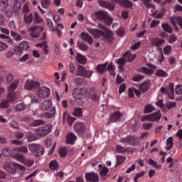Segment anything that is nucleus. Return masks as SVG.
<instances>
[{
    "mask_svg": "<svg viewBox=\"0 0 182 182\" xmlns=\"http://www.w3.org/2000/svg\"><path fill=\"white\" fill-rule=\"evenodd\" d=\"M28 149L30 151H32L33 154L36 157L39 156H43V147L39 144H28Z\"/></svg>",
    "mask_w": 182,
    "mask_h": 182,
    "instance_id": "obj_1",
    "label": "nucleus"
},
{
    "mask_svg": "<svg viewBox=\"0 0 182 182\" xmlns=\"http://www.w3.org/2000/svg\"><path fill=\"white\" fill-rule=\"evenodd\" d=\"M41 86V83L38 81L28 79L26 80L24 87L26 90H33V89H36V87H39Z\"/></svg>",
    "mask_w": 182,
    "mask_h": 182,
    "instance_id": "obj_2",
    "label": "nucleus"
},
{
    "mask_svg": "<svg viewBox=\"0 0 182 182\" xmlns=\"http://www.w3.org/2000/svg\"><path fill=\"white\" fill-rule=\"evenodd\" d=\"M36 132H38V136H41V137H45V136H48V134L52 132V125L48 124L46 126L40 127L36 129Z\"/></svg>",
    "mask_w": 182,
    "mask_h": 182,
    "instance_id": "obj_3",
    "label": "nucleus"
},
{
    "mask_svg": "<svg viewBox=\"0 0 182 182\" xmlns=\"http://www.w3.org/2000/svg\"><path fill=\"white\" fill-rule=\"evenodd\" d=\"M29 49V44L26 41H22L20 43L19 46H17L14 48V52L16 55H22L23 50H28Z\"/></svg>",
    "mask_w": 182,
    "mask_h": 182,
    "instance_id": "obj_4",
    "label": "nucleus"
},
{
    "mask_svg": "<svg viewBox=\"0 0 182 182\" xmlns=\"http://www.w3.org/2000/svg\"><path fill=\"white\" fill-rule=\"evenodd\" d=\"M112 36L113 33L111 32L110 30H107V33L102 32V34H101V37L100 38L102 41L107 42V43H112L114 41V38Z\"/></svg>",
    "mask_w": 182,
    "mask_h": 182,
    "instance_id": "obj_5",
    "label": "nucleus"
},
{
    "mask_svg": "<svg viewBox=\"0 0 182 182\" xmlns=\"http://www.w3.org/2000/svg\"><path fill=\"white\" fill-rule=\"evenodd\" d=\"M139 140V137L136 138L134 136H129L126 138H124L122 139V143H127V144H129V146H136L139 144V142L137 141Z\"/></svg>",
    "mask_w": 182,
    "mask_h": 182,
    "instance_id": "obj_6",
    "label": "nucleus"
},
{
    "mask_svg": "<svg viewBox=\"0 0 182 182\" xmlns=\"http://www.w3.org/2000/svg\"><path fill=\"white\" fill-rule=\"evenodd\" d=\"M41 99H46L50 95V90L46 87H41L36 92Z\"/></svg>",
    "mask_w": 182,
    "mask_h": 182,
    "instance_id": "obj_7",
    "label": "nucleus"
},
{
    "mask_svg": "<svg viewBox=\"0 0 182 182\" xmlns=\"http://www.w3.org/2000/svg\"><path fill=\"white\" fill-rule=\"evenodd\" d=\"M85 96V91L83 89L80 87L74 88L73 90V97L75 99V100H80L82 97Z\"/></svg>",
    "mask_w": 182,
    "mask_h": 182,
    "instance_id": "obj_8",
    "label": "nucleus"
},
{
    "mask_svg": "<svg viewBox=\"0 0 182 182\" xmlns=\"http://www.w3.org/2000/svg\"><path fill=\"white\" fill-rule=\"evenodd\" d=\"M85 180L90 182H99V175L93 172L85 173Z\"/></svg>",
    "mask_w": 182,
    "mask_h": 182,
    "instance_id": "obj_9",
    "label": "nucleus"
},
{
    "mask_svg": "<svg viewBox=\"0 0 182 182\" xmlns=\"http://www.w3.org/2000/svg\"><path fill=\"white\" fill-rule=\"evenodd\" d=\"M50 107H52V100H46L40 104V109L42 112H46Z\"/></svg>",
    "mask_w": 182,
    "mask_h": 182,
    "instance_id": "obj_10",
    "label": "nucleus"
},
{
    "mask_svg": "<svg viewBox=\"0 0 182 182\" xmlns=\"http://www.w3.org/2000/svg\"><path fill=\"white\" fill-rule=\"evenodd\" d=\"M122 116L123 114L120 112H116L109 116V120L110 123H116V122L120 120V118H122Z\"/></svg>",
    "mask_w": 182,
    "mask_h": 182,
    "instance_id": "obj_11",
    "label": "nucleus"
},
{
    "mask_svg": "<svg viewBox=\"0 0 182 182\" xmlns=\"http://www.w3.org/2000/svg\"><path fill=\"white\" fill-rule=\"evenodd\" d=\"M74 129L75 130L76 133H78V134L84 133V132H86L85 124L79 122H75L74 125Z\"/></svg>",
    "mask_w": 182,
    "mask_h": 182,
    "instance_id": "obj_12",
    "label": "nucleus"
},
{
    "mask_svg": "<svg viewBox=\"0 0 182 182\" xmlns=\"http://www.w3.org/2000/svg\"><path fill=\"white\" fill-rule=\"evenodd\" d=\"M164 43V40L160 38H154L151 39V45L152 46H156V48H159V46H161Z\"/></svg>",
    "mask_w": 182,
    "mask_h": 182,
    "instance_id": "obj_13",
    "label": "nucleus"
},
{
    "mask_svg": "<svg viewBox=\"0 0 182 182\" xmlns=\"http://www.w3.org/2000/svg\"><path fill=\"white\" fill-rule=\"evenodd\" d=\"M89 33L94 36V38H100L103 35V31L97 29L87 28Z\"/></svg>",
    "mask_w": 182,
    "mask_h": 182,
    "instance_id": "obj_14",
    "label": "nucleus"
},
{
    "mask_svg": "<svg viewBox=\"0 0 182 182\" xmlns=\"http://www.w3.org/2000/svg\"><path fill=\"white\" fill-rule=\"evenodd\" d=\"M80 38L82 39V41H85V42L89 43V45H92V43H93V38H92L88 33L82 32L80 33Z\"/></svg>",
    "mask_w": 182,
    "mask_h": 182,
    "instance_id": "obj_15",
    "label": "nucleus"
},
{
    "mask_svg": "<svg viewBox=\"0 0 182 182\" xmlns=\"http://www.w3.org/2000/svg\"><path fill=\"white\" fill-rule=\"evenodd\" d=\"M98 4L100 5V6H102L103 8H107L108 9H110V11H113V9L115 8L114 4L110 2L99 0Z\"/></svg>",
    "mask_w": 182,
    "mask_h": 182,
    "instance_id": "obj_16",
    "label": "nucleus"
},
{
    "mask_svg": "<svg viewBox=\"0 0 182 182\" xmlns=\"http://www.w3.org/2000/svg\"><path fill=\"white\" fill-rule=\"evenodd\" d=\"M108 63H105L103 64H99L96 66V70L98 73H100V75H103L105 72L107 70Z\"/></svg>",
    "mask_w": 182,
    "mask_h": 182,
    "instance_id": "obj_17",
    "label": "nucleus"
},
{
    "mask_svg": "<svg viewBox=\"0 0 182 182\" xmlns=\"http://www.w3.org/2000/svg\"><path fill=\"white\" fill-rule=\"evenodd\" d=\"M56 113V107H53L49 112H45L42 117H45V119H52L55 116Z\"/></svg>",
    "mask_w": 182,
    "mask_h": 182,
    "instance_id": "obj_18",
    "label": "nucleus"
},
{
    "mask_svg": "<svg viewBox=\"0 0 182 182\" xmlns=\"http://www.w3.org/2000/svg\"><path fill=\"white\" fill-rule=\"evenodd\" d=\"M26 107H28L26 104L21 102L15 105L14 109L16 112L19 113L21 112H23V110H26Z\"/></svg>",
    "mask_w": 182,
    "mask_h": 182,
    "instance_id": "obj_19",
    "label": "nucleus"
},
{
    "mask_svg": "<svg viewBox=\"0 0 182 182\" xmlns=\"http://www.w3.org/2000/svg\"><path fill=\"white\" fill-rule=\"evenodd\" d=\"M151 117V122H160L161 119V114L160 112H155L149 114Z\"/></svg>",
    "mask_w": 182,
    "mask_h": 182,
    "instance_id": "obj_20",
    "label": "nucleus"
},
{
    "mask_svg": "<svg viewBox=\"0 0 182 182\" xmlns=\"http://www.w3.org/2000/svg\"><path fill=\"white\" fill-rule=\"evenodd\" d=\"M139 89L142 93H146L150 89V81H145L142 82L139 87Z\"/></svg>",
    "mask_w": 182,
    "mask_h": 182,
    "instance_id": "obj_21",
    "label": "nucleus"
},
{
    "mask_svg": "<svg viewBox=\"0 0 182 182\" xmlns=\"http://www.w3.org/2000/svg\"><path fill=\"white\" fill-rule=\"evenodd\" d=\"M21 6H22V5L21 4V1H19V0H14V4L12 6V9H13L14 14H18V12H19V11H21Z\"/></svg>",
    "mask_w": 182,
    "mask_h": 182,
    "instance_id": "obj_22",
    "label": "nucleus"
},
{
    "mask_svg": "<svg viewBox=\"0 0 182 182\" xmlns=\"http://www.w3.org/2000/svg\"><path fill=\"white\" fill-rule=\"evenodd\" d=\"M23 21L25 22L26 25H31V23L33 21V14L31 13L28 14H24Z\"/></svg>",
    "mask_w": 182,
    "mask_h": 182,
    "instance_id": "obj_23",
    "label": "nucleus"
},
{
    "mask_svg": "<svg viewBox=\"0 0 182 182\" xmlns=\"http://www.w3.org/2000/svg\"><path fill=\"white\" fill-rule=\"evenodd\" d=\"M76 135H75L73 132H70L67 135L66 142L68 144H73V142L75 141V140H76Z\"/></svg>",
    "mask_w": 182,
    "mask_h": 182,
    "instance_id": "obj_24",
    "label": "nucleus"
},
{
    "mask_svg": "<svg viewBox=\"0 0 182 182\" xmlns=\"http://www.w3.org/2000/svg\"><path fill=\"white\" fill-rule=\"evenodd\" d=\"M75 59L77 62H78V63H81V65H86V63L87 62V59H86V57L80 53H77Z\"/></svg>",
    "mask_w": 182,
    "mask_h": 182,
    "instance_id": "obj_25",
    "label": "nucleus"
},
{
    "mask_svg": "<svg viewBox=\"0 0 182 182\" xmlns=\"http://www.w3.org/2000/svg\"><path fill=\"white\" fill-rule=\"evenodd\" d=\"M107 15V13L103 11L95 12L96 18H98L99 21H102V22L105 21Z\"/></svg>",
    "mask_w": 182,
    "mask_h": 182,
    "instance_id": "obj_26",
    "label": "nucleus"
},
{
    "mask_svg": "<svg viewBox=\"0 0 182 182\" xmlns=\"http://www.w3.org/2000/svg\"><path fill=\"white\" fill-rule=\"evenodd\" d=\"M156 110V108L154 106L151 105V104H147L145 105L144 109V114H147L149 113H151L152 112H154Z\"/></svg>",
    "mask_w": 182,
    "mask_h": 182,
    "instance_id": "obj_27",
    "label": "nucleus"
},
{
    "mask_svg": "<svg viewBox=\"0 0 182 182\" xmlns=\"http://www.w3.org/2000/svg\"><path fill=\"white\" fill-rule=\"evenodd\" d=\"M45 124V121L42 119H35L29 124L31 127H38V126H42Z\"/></svg>",
    "mask_w": 182,
    "mask_h": 182,
    "instance_id": "obj_28",
    "label": "nucleus"
},
{
    "mask_svg": "<svg viewBox=\"0 0 182 182\" xmlns=\"http://www.w3.org/2000/svg\"><path fill=\"white\" fill-rule=\"evenodd\" d=\"M123 56H124V58H125V59H127V62H132L136 59L135 54H134V55L130 54V51H127L123 55Z\"/></svg>",
    "mask_w": 182,
    "mask_h": 182,
    "instance_id": "obj_29",
    "label": "nucleus"
},
{
    "mask_svg": "<svg viewBox=\"0 0 182 182\" xmlns=\"http://www.w3.org/2000/svg\"><path fill=\"white\" fill-rule=\"evenodd\" d=\"M4 170L7 171V173H9V174H14V173L16 172V169L15 168V166H11L9 164H5L4 166Z\"/></svg>",
    "mask_w": 182,
    "mask_h": 182,
    "instance_id": "obj_30",
    "label": "nucleus"
},
{
    "mask_svg": "<svg viewBox=\"0 0 182 182\" xmlns=\"http://www.w3.org/2000/svg\"><path fill=\"white\" fill-rule=\"evenodd\" d=\"M27 140L29 143L32 142V141H35L36 140H38V136H36V134L28 132L27 133Z\"/></svg>",
    "mask_w": 182,
    "mask_h": 182,
    "instance_id": "obj_31",
    "label": "nucleus"
},
{
    "mask_svg": "<svg viewBox=\"0 0 182 182\" xmlns=\"http://www.w3.org/2000/svg\"><path fill=\"white\" fill-rule=\"evenodd\" d=\"M77 46L80 50H82V52H87L89 49V46L86 44L85 42H77Z\"/></svg>",
    "mask_w": 182,
    "mask_h": 182,
    "instance_id": "obj_32",
    "label": "nucleus"
},
{
    "mask_svg": "<svg viewBox=\"0 0 182 182\" xmlns=\"http://www.w3.org/2000/svg\"><path fill=\"white\" fill-rule=\"evenodd\" d=\"M16 97H17L16 93L11 92L8 94L6 100L8 101L9 103H14V102L16 100Z\"/></svg>",
    "mask_w": 182,
    "mask_h": 182,
    "instance_id": "obj_33",
    "label": "nucleus"
},
{
    "mask_svg": "<svg viewBox=\"0 0 182 182\" xmlns=\"http://www.w3.org/2000/svg\"><path fill=\"white\" fill-rule=\"evenodd\" d=\"M109 173V168L107 167H103L100 172V176L101 177V180H106V175Z\"/></svg>",
    "mask_w": 182,
    "mask_h": 182,
    "instance_id": "obj_34",
    "label": "nucleus"
},
{
    "mask_svg": "<svg viewBox=\"0 0 182 182\" xmlns=\"http://www.w3.org/2000/svg\"><path fill=\"white\" fill-rule=\"evenodd\" d=\"M73 114L76 117H82L83 116V110L80 107H76L74 109Z\"/></svg>",
    "mask_w": 182,
    "mask_h": 182,
    "instance_id": "obj_35",
    "label": "nucleus"
},
{
    "mask_svg": "<svg viewBox=\"0 0 182 182\" xmlns=\"http://www.w3.org/2000/svg\"><path fill=\"white\" fill-rule=\"evenodd\" d=\"M38 29L40 30V32H43L45 28H43V27H41L38 25H36V26L29 27L27 31L28 32L32 33V32H36V31H38Z\"/></svg>",
    "mask_w": 182,
    "mask_h": 182,
    "instance_id": "obj_36",
    "label": "nucleus"
},
{
    "mask_svg": "<svg viewBox=\"0 0 182 182\" xmlns=\"http://www.w3.org/2000/svg\"><path fill=\"white\" fill-rule=\"evenodd\" d=\"M161 28L164 32H167V33H171L173 32V28L168 23H163L161 25Z\"/></svg>",
    "mask_w": 182,
    "mask_h": 182,
    "instance_id": "obj_37",
    "label": "nucleus"
},
{
    "mask_svg": "<svg viewBox=\"0 0 182 182\" xmlns=\"http://www.w3.org/2000/svg\"><path fill=\"white\" fill-rule=\"evenodd\" d=\"M171 19H173L182 30V17L181 16H172Z\"/></svg>",
    "mask_w": 182,
    "mask_h": 182,
    "instance_id": "obj_38",
    "label": "nucleus"
},
{
    "mask_svg": "<svg viewBox=\"0 0 182 182\" xmlns=\"http://www.w3.org/2000/svg\"><path fill=\"white\" fill-rule=\"evenodd\" d=\"M49 168L50 170H58V168H59V164H58V161L53 160L50 162Z\"/></svg>",
    "mask_w": 182,
    "mask_h": 182,
    "instance_id": "obj_39",
    "label": "nucleus"
},
{
    "mask_svg": "<svg viewBox=\"0 0 182 182\" xmlns=\"http://www.w3.org/2000/svg\"><path fill=\"white\" fill-rule=\"evenodd\" d=\"M12 38H14V41H16V42H19V41H22V36L19 35L18 33L11 31L10 32Z\"/></svg>",
    "mask_w": 182,
    "mask_h": 182,
    "instance_id": "obj_40",
    "label": "nucleus"
},
{
    "mask_svg": "<svg viewBox=\"0 0 182 182\" xmlns=\"http://www.w3.org/2000/svg\"><path fill=\"white\" fill-rule=\"evenodd\" d=\"M33 22L34 23H42V22H43V18L39 16V14H38V12L34 13Z\"/></svg>",
    "mask_w": 182,
    "mask_h": 182,
    "instance_id": "obj_41",
    "label": "nucleus"
},
{
    "mask_svg": "<svg viewBox=\"0 0 182 182\" xmlns=\"http://www.w3.org/2000/svg\"><path fill=\"white\" fill-rule=\"evenodd\" d=\"M18 85H19V81L15 80L14 81L10 86L9 87V92H14L18 87Z\"/></svg>",
    "mask_w": 182,
    "mask_h": 182,
    "instance_id": "obj_42",
    "label": "nucleus"
},
{
    "mask_svg": "<svg viewBox=\"0 0 182 182\" xmlns=\"http://www.w3.org/2000/svg\"><path fill=\"white\" fill-rule=\"evenodd\" d=\"M173 136H170L166 140V145L168 146L166 149V150H171L173 147Z\"/></svg>",
    "mask_w": 182,
    "mask_h": 182,
    "instance_id": "obj_43",
    "label": "nucleus"
},
{
    "mask_svg": "<svg viewBox=\"0 0 182 182\" xmlns=\"http://www.w3.org/2000/svg\"><path fill=\"white\" fill-rule=\"evenodd\" d=\"M13 150L14 151H18L19 153H28V147L26 146H20V147H17V148H14Z\"/></svg>",
    "mask_w": 182,
    "mask_h": 182,
    "instance_id": "obj_44",
    "label": "nucleus"
},
{
    "mask_svg": "<svg viewBox=\"0 0 182 182\" xmlns=\"http://www.w3.org/2000/svg\"><path fill=\"white\" fill-rule=\"evenodd\" d=\"M60 157H66L68 156V150H66V148L61 146L58 151Z\"/></svg>",
    "mask_w": 182,
    "mask_h": 182,
    "instance_id": "obj_45",
    "label": "nucleus"
},
{
    "mask_svg": "<svg viewBox=\"0 0 182 182\" xmlns=\"http://www.w3.org/2000/svg\"><path fill=\"white\" fill-rule=\"evenodd\" d=\"M9 106L10 105H9V102L7 101V100H3L0 102V109H8Z\"/></svg>",
    "mask_w": 182,
    "mask_h": 182,
    "instance_id": "obj_46",
    "label": "nucleus"
},
{
    "mask_svg": "<svg viewBox=\"0 0 182 182\" xmlns=\"http://www.w3.org/2000/svg\"><path fill=\"white\" fill-rule=\"evenodd\" d=\"M10 127H12V129H14L15 130H19V129H21V127H19V124L18 123V122L15 120H12L10 122Z\"/></svg>",
    "mask_w": 182,
    "mask_h": 182,
    "instance_id": "obj_47",
    "label": "nucleus"
},
{
    "mask_svg": "<svg viewBox=\"0 0 182 182\" xmlns=\"http://www.w3.org/2000/svg\"><path fill=\"white\" fill-rule=\"evenodd\" d=\"M14 159L16 160H18V161H21V162L25 161V156H23V154H16L14 155Z\"/></svg>",
    "mask_w": 182,
    "mask_h": 182,
    "instance_id": "obj_48",
    "label": "nucleus"
},
{
    "mask_svg": "<svg viewBox=\"0 0 182 182\" xmlns=\"http://www.w3.org/2000/svg\"><path fill=\"white\" fill-rule=\"evenodd\" d=\"M42 8H44V9H48V6L50 5L52 2L50 0H42L41 1Z\"/></svg>",
    "mask_w": 182,
    "mask_h": 182,
    "instance_id": "obj_49",
    "label": "nucleus"
},
{
    "mask_svg": "<svg viewBox=\"0 0 182 182\" xmlns=\"http://www.w3.org/2000/svg\"><path fill=\"white\" fill-rule=\"evenodd\" d=\"M22 12L24 15L29 14V4L28 3H25L22 7Z\"/></svg>",
    "mask_w": 182,
    "mask_h": 182,
    "instance_id": "obj_50",
    "label": "nucleus"
},
{
    "mask_svg": "<svg viewBox=\"0 0 182 182\" xmlns=\"http://www.w3.org/2000/svg\"><path fill=\"white\" fill-rule=\"evenodd\" d=\"M42 98L37 94H36L33 97L31 102L32 103H41V100Z\"/></svg>",
    "mask_w": 182,
    "mask_h": 182,
    "instance_id": "obj_51",
    "label": "nucleus"
},
{
    "mask_svg": "<svg viewBox=\"0 0 182 182\" xmlns=\"http://www.w3.org/2000/svg\"><path fill=\"white\" fill-rule=\"evenodd\" d=\"M155 75L156 76H159L161 77H166L167 73L164 70H158Z\"/></svg>",
    "mask_w": 182,
    "mask_h": 182,
    "instance_id": "obj_52",
    "label": "nucleus"
},
{
    "mask_svg": "<svg viewBox=\"0 0 182 182\" xmlns=\"http://www.w3.org/2000/svg\"><path fill=\"white\" fill-rule=\"evenodd\" d=\"M125 160H126V158H124V156L121 155L117 156V164H123Z\"/></svg>",
    "mask_w": 182,
    "mask_h": 182,
    "instance_id": "obj_53",
    "label": "nucleus"
},
{
    "mask_svg": "<svg viewBox=\"0 0 182 182\" xmlns=\"http://www.w3.org/2000/svg\"><path fill=\"white\" fill-rule=\"evenodd\" d=\"M116 151L117 153H126L127 151V149L124 148V146H122L120 145H117L116 147Z\"/></svg>",
    "mask_w": 182,
    "mask_h": 182,
    "instance_id": "obj_54",
    "label": "nucleus"
},
{
    "mask_svg": "<svg viewBox=\"0 0 182 182\" xmlns=\"http://www.w3.org/2000/svg\"><path fill=\"white\" fill-rule=\"evenodd\" d=\"M144 79V76L142 75H137L132 77L133 82H141Z\"/></svg>",
    "mask_w": 182,
    "mask_h": 182,
    "instance_id": "obj_55",
    "label": "nucleus"
},
{
    "mask_svg": "<svg viewBox=\"0 0 182 182\" xmlns=\"http://www.w3.org/2000/svg\"><path fill=\"white\" fill-rule=\"evenodd\" d=\"M85 70H86V68H85L82 65H79L77 69V75H79L80 76H83L85 75Z\"/></svg>",
    "mask_w": 182,
    "mask_h": 182,
    "instance_id": "obj_56",
    "label": "nucleus"
},
{
    "mask_svg": "<svg viewBox=\"0 0 182 182\" xmlns=\"http://www.w3.org/2000/svg\"><path fill=\"white\" fill-rule=\"evenodd\" d=\"M2 154L6 156H11L12 151L9 148H4L2 149Z\"/></svg>",
    "mask_w": 182,
    "mask_h": 182,
    "instance_id": "obj_57",
    "label": "nucleus"
},
{
    "mask_svg": "<svg viewBox=\"0 0 182 182\" xmlns=\"http://www.w3.org/2000/svg\"><path fill=\"white\" fill-rule=\"evenodd\" d=\"M166 106L168 110H170V109H173V107H176L177 106V103H176V102H169L166 103Z\"/></svg>",
    "mask_w": 182,
    "mask_h": 182,
    "instance_id": "obj_58",
    "label": "nucleus"
},
{
    "mask_svg": "<svg viewBox=\"0 0 182 182\" xmlns=\"http://www.w3.org/2000/svg\"><path fill=\"white\" fill-rule=\"evenodd\" d=\"M168 93H171V95H174V83L171 82L168 86Z\"/></svg>",
    "mask_w": 182,
    "mask_h": 182,
    "instance_id": "obj_59",
    "label": "nucleus"
},
{
    "mask_svg": "<svg viewBox=\"0 0 182 182\" xmlns=\"http://www.w3.org/2000/svg\"><path fill=\"white\" fill-rule=\"evenodd\" d=\"M172 49L173 48H171V46H166L164 48V55H170V53H171Z\"/></svg>",
    "mask_w": 182,
    "mask_h": 182,
    "instance_id": "obj_60",
    "label": "nucleus"
},
{
    "mask_svg": "<svg viewBox=\"0 0 182 182\" xmlns=\"http://www.w3.org/2000/svg\"><path fill=\"white\" fill-rule=\"evenodd\" d=\"M46 22L50 31H53L55 32V27L53 26V23L52 22V20L48 18L46 20Z\"/></svg>",
    "mask_w": 182,
    "mask_h": 182,
    "instance_id": "obj_61",
    "label": "nucleus"
},
{
    "mask_svg": "<svg viewBox=\"0 0 182 182\" xmlns=\"http://www.w3.org/2000/svg\"><path fill=\"white\" fill-rule=\"evenodd\" d=\"M107 25H112V22H113V18L111 16H109L108 14H107L105 19H104V21Z\"/></svg>",
    "mask_w": 182,
    "mask_h": 182,
    "instance_id": "obj_62",
    "label": "nucleus"
},
{
    "mask_svg": "<svg viewBox=\"0 0 182 182\" xmlns=\"http://www.w3.org/2000/svg\"><path fill=\"white\" fill-rule=\"evenodd\" d=\"M23 132H16L14 134V137L17 139V140H21V139H23Z\"/></svg>",
    "mask_w": 182,
    "mask_h": 182,
    "instance_id": "obj_63",
    "label": "nucleus"
},
{
    "mask_svg": "<svg viewBox=\"0 0 182 182\" xmlns=\"http://www.w3.org/2000/svg\"><path fill=\"white\" fill-rule=\"evenodd\" d=\"M182 85H177L175 88V92L177 95H182Z\"/></svg>",
    "mask_w": 182,
    "mask_h": 182,
    "instance_id": "obj_64",
    "label": "nucleus"
}]
</instances>
